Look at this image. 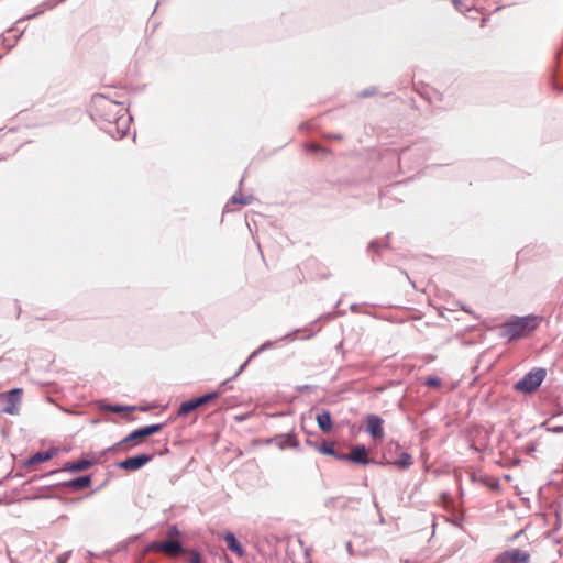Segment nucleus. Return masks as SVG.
<instances>
[{"label":"nucleus","instance_id":"obj_23","mask_svg":"<svg viewBox=\"0 0 563 563\" xmlns=\"http://www.w3.org/2000/svg\"><path fill=\"white\" fill-rule=\"evenodd\" d=\"M389 234L386 235V240H388ZM383 247H388V241L378 242L377 240H373L368 243L367 251L368 252H375L376 254L379 253V250Z\"/></svg>","mask_w":563,"mask_h":563},{"label":"nucleus","instance_id":"obj_8","mask_svg":"<svg viewBox=\"0 0 563 563\" xmlns=\"http://www.w3.org/2000/svg\"><path fill=\"white\" fill-rule=\"evenodd\" d=\"M154 459V454L140 453L133 456H129L117 463V467L128 472H135L144 467Z\"/></svg>","mask_w":563,"mask_h":563},{"label":"nucleus","instance_id":"obj_36","mask_svg":"<svg viewBox=\"0 0 563 563\" xmlns=\"http://www.w3.org/2000/svg\"><path fill=\"white\" fill-rule=\"evenodd\" d=\"M460 308H461L464 312H466V313H468V314H471V316H473L474 318H476V319H477V316H475V313H474V312H473L468 307H466L465 305H462V303H461V305H460Z\"/></svg>","mask_w":563,"mask_h":563},{"label":"nucleus","instance_id":"obj_9","mask_svg":"<svg viewBox=\"0 0 563 563\" xmlns=\"http://www.w3.org/2000/svg\"><path fill=\"white\" fill-rule=\"evenodd\" d=\"M496 563H529V552L521 549H510L499 553L496 559Z\"/></svg>","mask_w":563,"mask_h":563},{"label":"nucleus","instance_id":"obj_10","mask_svg":"<svg viewBox=\"0 0 563 563\" xmlns=\"http://www.w3.org/2000/svg\"><path fill=\"white\" fill-rule=\"evenodd\" d=\"M92 483V475H82L74 477L69 481L51 484V486H62L68 492L75 493L88 488Z\"/></svg>","mask_w":563,"mask_h":563},{"label":"nucleus","instance_id":"obj_5","mask_svg":"<svg viewBox=\"0 0 563 563\" xmlns=\"http://www.w3.org/2000/svg\"><path fill=\"white\" fill-rule=\"evenodd\" d=\"M219 396H220V391H209L199 397H194L186 401H183L177 410V416L185 417V416L189 415L190 412H192L194 410L217 399Z\"/></svg>","mask_w":563,"mask_h":563},{"label":"nucleus","instance_id":"obj_12","mask_svg":"<svg viewBox=\"0 0 563 563\" xmlns=\"http://www.w3.org/2000/svg\"><path fill=\"white\" fill-rule=\"evenodd\" d=\"M22 388H12L9 391L2 394V397L5 400V406L2 408V412L8 415L18 413V404L21 401L22 397Z\"/></svg>","mask_w":563,"mask_h":563},{"label":"nucleus","instance_id":"obj_16","mask_svg":"<svg viewBox=\"0 0 563 563\" xmlns=\"http://www.w3.org/2000/svg\"><path fill=\"white\" fill-rule=\"evenodd\" d=\"M301 330L300 329H295L294 331L280 336L279 339H277L276 341H266L264 342L263 344H261L256 350H254L251 354H250V358H255L256 356H258L261 353L269 350L271 347H273V345L279 341H292L296 339V335L297 333H299Z\"/></svg>","mask_w":563,"mask_h":563},{"label":"nucleus","instance_id":"obj_41","mask_svg":"<svg viewBox=\"0 0 563 563\" xmlns=\"http://www.w3.org/2000/svg\"><path fill=\"white\" fill-rule=\"evenodd\" d=\"M306 444L309 445V446H312L316 449V446L318 445L314 441L310 440V439H307L306 440Z\"/></svg>","mask_w":563,"mask_h":563},{"label":"nucleus","instance_id":"obj_37","mask_svg":"<svg viewBox=\"0 0 563 563\" xmlns=\"http://www.w3.org/2000/svg\"><path fill=\"white\" fill-rule=\"evenodd\" d=\"M310 389H312V386H310V385H303V386H298L297 387V390L300 391V393H302L305 390H310Z\"/></svg>","mask_w":563,"mask_h":563},{"label":"nucleus","instance_id":"obj_45","mask_svg":"<svg viewBox=\"0 0 563 563\" xmlns=\"http://www.w3.org/2000/svg\"><path fill=\"white\" fill-rule=\"evenodd\" d=\"M350 308H351V310H352V311H354V312H356V311H357V305H356V303L351 305V307H350Z\"/></svg>","mask_w":563,"mask_h":563},{"label":"nucleus","instance_id":"obj_24","mask_svg":"<svg viewBox=\"0 0 563 563\" xmlns=\"http://www.w3.org/2000/svg\"><path fill=\"white\" fill-rule=\"evenodd\" d=\"M306 148H307V151L312 152V153H317V154H323V155H325V154H329V153H330V150H329V148L323 147V146H321V145H319V144H316V143H309V144H307V145H306Z\"/></svg>","mask_w":563,"mask_h":563},{"label":"nucleus","instance_id":"obj_4","mask_svg":"<svg viewBox=\"0 0 563 563\" xmlns=\"http://www.w3.org/2000/svg\"><path fill=\"white\" fill-rule=\"evenodd\" d=\"M545 376V368L534 367L526 373L521 379L514 384V389L518 393L530 395L541 386Z\"/></svg>","mask_w":563,"mask_h":563},{"label":"nucleus","instance_id":"obj_27","mask_svg":"<svg viewBox=\"0 0 563 563\" xmlns=\"http://www.w3.org/2000/svg\"><path fill=\"white\" fill-rule=\"evenodd\" d=\"M377 89L376 87H368L366 89H363L357 93V97L361 99L369 98L376 93Z\"/></svg>","mask_w":563,"mask_h":563},{"label":"nucleus","instance_id":"obj_39","mask_svg":"<svg viewBox=\"0 0 563 563\" xmlns=\"http://www.w3.org/2000/svg\"><path fill=\"white\" fill-rule=\"evenodd\" d=\"M549 431H551L553 433H562L563 427H553V428H550Z\"/></svg>","mask_w":563,"mask_h":563},{"label":"nucleus","instance_id":"obj_46","mask_svg":"<svg viewBox=\"0 0 563 563\" xmlns=\"http://www.w3.org/2000/svg\"><path fill=\"white\" fill-rule=\"evenodd\" d=\"M343 349V342H340L338 345H336V350L338 351H341Z\"/></svg>","mask_w":563,"mask_h":563},{"label":"nucleus","instance_id":"obj_34","mask_svg":"<svg viewBox=\"0 0 563 563\" xmlns=\"http://www.w3.org/2000/svg\"><path fill=\"white\" fill-rule=\"evenodd\" d=\"M234 379H232V377L225 379L224 382L221 383L220 385V389L218 391H220V394L222 391H224L225 389L230 388V383L233 382Z\"/></svg>","mask_w":563,"mask_h":563},{"label":"nucleus","instance_id":"obj_14","mask_svg":"<svg viewBox=\"0 0 563 563\" xmlns=\"http://www.w3.org/2000/svg\"><path fill=\"white\" fill-rule=\"evenodd\" d=\"M151 548L159 552H187L180 541L173 539L155 541L151 544Z\"/></svg>","mask_w":563,"mask_h":563},{"label":"nucleus","instance_id":"obj_7","mask_svg":"<svg viewBox=\"0 0 563 563\" xmlns=\"http://www.w3.org/2000/svg\"><path fill=\"white\" fill-rule=\"evenodd\" d=\"M95 463H96V460H93V459H91V460L80 459V460H76V461H68L64 464V466L62 468L47 472L44 475H41L38 478L54 476L62 472L79 473V472L88 470L89 467L95 465Z\"/></svg>","mask_w":563,"mask_h":563},{"label":"nucleus","instance_id":"obj_28","mask_svg":"<svg viewBox=\"0 0 563 563\" xmlns=\"http://www.w3.org/2000/svg\"><path fill=\"white\" fill-rule=\"evenodd\" d=\"M420 150L419 147H415V148H411V147H408V148H404L401 152H400V155H399V162L402 163L405 159H407L410 155V153L412 151H418Z\"/></svg>","mask_w":563,"mask_h":563},{"label":"nucleus","instance_id":"obj_35","mask_svg":"<svg viewBox=\"0 0 563 563\" xmlns=\"http://www.w3.org/2000/svg\"><path fill=\"white\" fill-rule=\"evenodd\" d=\"M324 137L328 139V140H342V135L339 134V133H328V134H324Z\"/></svg>","mask_w":563,"mask_h":563},{"label":"nucleus","instance_id":"obj_25","mask_svg":"<svg viewBox=\"0 0 563 563\" xmlns=\"http://www.w3.org/2000/svg\"><path fill=\"white\" fill-rule=\"evenodd\" d=\"M424 385L431 388H440L442 386V380L440 377L431 375L426 378Z\"/></svg>","mask_w":563,"mask_h":563},{"label":"nucleus","instance_id":"obj_21","mask_svg":"<svg viewBox=\"0 0 563 563\" xmlns=\"http://www.w3.org/2000/svg\"><path fill=\"white\" fill-rule=\"evenodd\" d=\"M243 184V178L239 181V190L231 197L230 201L225 205L224 209L228 210L229 203H241L243 206L250 205L253 200V196H246L244 197L241 192V186Z\"/></svg>","mask_w":563,"mask_h":563},{"label":"nucleus","instance_id":"obj_19","mask_svg":"<svg viewBox=\"0 0 563 563\" xmlns=\"http://www.w3.org/2000/svg\"><path fill=\"white\" fill-rule=\"evenodd\" d=\"M316 450L328 456H333L339 461V456H342V452L335 449V443L331 440H322V442L316 446Z\"/></svg>","mask_w":563,"mask_h":563},{"label":"nucleus","instance_id":"obj_11","mask_svg":"<svg viewBox=\"0 0 563 563\" xmlns=\"http://www.w3.org/2000/svg\"><path fill=\"white\" fill-rule=\"evenodd\" d=\"M266 444H275L278 449H299V441L292 432L276 434L266 440Z\"/></svg>","mask_w":563,"mask_h":563},{"label":"nucleus","instance_id":"obj_22","mask_svg":"<svg viewBox=\"0 0 563 563\" xmlns=\"http://www.w3.org/2000/svg\"><path fill=\"white\" fill-rule=\"evenodd\" d=\"M412 463V456L408 452H401L398 457L393 461V464L402 471L408 470Z\"/></svg>","mask_w":563,"mask_h":563},{"label":"nucleus","instance_id":"obj_32","mask_svg":"<svg viewBox=\"0 0 563 563\" xmlns=\"http://www.w3.org/2000/svg\"><path fill=\"white\" fill-rule=\"evenodd\" d=\"M180 533L179 529L177 528V526H172L168 528V532H167V539H172L174 536H178Z\"/></svg>","mask_w":563,"mask_h":563},{"label":"nucleus","instance_id":"obj_30","mask_svg":"<svg viewBox=\"0 0 563 563\" xmlns=\"http://www.w3.org/2000/svg\"><path fill=\"white\" fill-rule=\"evenodd\" d=\"M253 358H250V356L246 358V361L241 364V366L239 367V369L236 371V373L232 376V379H236V377L246 368V366L249 365V363L252 361Z\"/></svg>","mask_w":563,"mask_h":563},{"label":"nucleus","instance_id":"obj_1","mask_svg":"<svg viewBox=\"0 0 563 563\" xmlns=\"http://www.w3.org/2000/svg\"><path fill=\"white\" fill-rule=\"evenodd\" d=\"M122 103L103 95H93L90 102L91 119L111 137L121 140L129 132L132 115L125 117Z\"/></svg>","mask_w":563,"mask_h":563},{"label":"nucleus","instance_id":"obj_20","mask_svg":"<svg viewBox=\"0 0 563 563\" xmlns=\"http://www.w3.org/2000/svg\"><path fill=\"white\" fill-rule=\"evenodd\" d=\"M223 539L227 543V548L232 553H235L240 556L243 555V553H244L243 547L240 543V541L236 539V537L233 532H231V531L225 532Z\"/></svg>","mask_w":563,"mask_h":563},{"label":"nucleus","instance_id":"obj_40","mask_svg":"<svg viewBox=\"0 0 563 563\" xmlns=\"http://www.w3.org/2000/svg\"><path fill=\"white\" fill-rule=\"evenodd\" d=\"M377 463L375 465H386V464H393V461H388L384 457L382 461H376Z\"/></svg>","mask_w":563,"mask_h":563},{"label":"nucleus","instance_id":"obj_3","mask_svg":"<svg viewBox=\"0 0 563 563\" xmlns=\"http://www.w3.org/2000/svg\"><path fill=\"white\" fill-rule=\"evenodd\" d=\"M164 427V423H153L140 427L132 432H130L125 438H123L121 441L117 442L112 446H109L106 449V452H114L118 450H124L129 451L134 445H136V442L143 441L145 438L151 437L157 432H159Z\"/></svg>","mask_w":563,"mask_h":563},{"label":"nucleus","instance_id":"obj_33","mask_svg":"<svg viewBox=\"0 0 563 563\" xmlns=\"http://www.w3.org/2000/svg\"><path fill=\"white\" fill-rule=\"evenodd\" d=\"M464 1L465 0H452L454 8L460 12H463L465 8Z\"/></svg>","mask_w":563,"mask_h":563},{"label":"nucleus","instance_id":"obj_31","mask_svg":"<svg viewBox=\"0 0 563 563\" xmlns=\"http://www.w3.org/2000/svg\"><path fill=\"white\" fill-rule=\"evenodd\" d=\"M338 503V498L335 497H329L324 500V506L327 508H335Z\"/></svg>","mask_w":563,"mask_h":563},{"label":"nucleus","instance_id":"obj_29","mask_svg":"<svg viewBox=\"0 0 563 563\" xmlns=\"http://www.w3.org/2000/svg\"><path fill=\"white\" fill-rule=\"evenodd\" d=\"M559 75H555L552 79V89L559 92H563V84L559 80Z\"/></svg>","mask_w":563,"mask_h":563},{"label":"nucleus","instance_id":"obj_2","mask_svg":"<svg viewBox=\"0 0 563 563\" xmlns=\"http://www.w3.org/2000/svg\"><path fill=\"white\" fill-rule=\"evenodd\" d=\"M542 320L543 317L537 314L511 316L501 324L499 336L508 342L527 338L540 327Z\"/></svg>","mask_w":563,"mask_h":563},{"label":"nucleus","instance_id":"obj_42","mask_svg":"<svg viewBox=\"0 0 563 563\" xmlns=\"http://www.w3.org/2000/svg\"><path fill=\"white\" fill-rule=\"evenodd\" d=\"M309 553H310V549L309 548L305 549V556H306L308 563H310Z\"/></svg>","mask_w":563,"mask_h":563},{"label":"nucleus","instance_id":"obj_6","mask_svg":"<svg viewBox=\"0 0 563 563\" xmlns=\"http://www.w3.org/2000/svg\"><path fill=\"white\" fill-rule=\"evenodd\" d=\"M368 450L364 444H355L350 448V453H342L339 461H347L358 465L376 464V460L367 456Z\"/></svg>","mask_w":563,"mask_h":563},{"label":"nucleus","instance_id":"obj_17","mask_svg":"<svg viewBox=\"0 0 563 563\" xmlns=\"http://www.w3.org/2000/svg\"><path fill=\"white\" fill-rule=\"evenodd\" d=\"M318 428L323 433H330L333 430V422L331 412L327 409H322L316 417Z\"/></svg>","mask_w":563,"mask_h":563},{"label":"nucleus","instance_id":"obj_13","mask_svg":"<svg viewBox=\"0 0 563 563\" xmlns=\"http://www.w3.org/2000/svg\"><path fill=\"white\" fill-rule=\"evenodd\" d=\"M384 420L375 413H371L366 417V432L374 439H383L384 432Z\"/></svg>","mask_w":563,"mask_h":563},{"label":"nucleus","instance_id":"obj_43","mask_svg":"<svg viewBox=\"0 0 563 563\" xmlns=\"http://www.w3.org/2000/svg\"><path fill=\"white\" fill-rule=\"evenodd\" d=\"M346 550H347V552H349L350 554H352V544H351V542H347V543H346Z\"/></svg>","mask_w":563,"mask_h":563},{"label":"nucleus","instance_id":"obj_44","mask_svg":"<svg viewBox=\"0 0 563 563\" xmlns=\"http://www.w3.org/2000/svg\"><path fill=\"white\" fill-rule=\"evenodd\" d=\"M66 559H67L66 556H65V558H64V556H59V558L57 559V563H65V562H66Z\"/></svg>","mask_w":563,"mask_h":563},{"label":"nucleus","instance_id":"obj_47","mask_svg":"<svg viewBox=\"0 0 563 563\" xmlns=\"http://www.w3.org/2000/svg\"><path fill=\"white\" fill-rule=\"evenodd\" d=\"M341 509H346L347 508V501L343 503L341 506H340Z\"/></svg>","mask_w":563,"mask_h":563},{"label":"nucleus","instance_id":"obj_26","mask_svg":"<svg viewBox=\"0 0 563 563\" xmlns=\"http://www.w3.org/2000/svg\"><path fill=\"white\" fill-rule=\"evenodd\" d=\"M189 553L188 563H202L201 554L198 550H187Z\"/></svg>","mask_w":563,"mask_h":563},{"label":"nucleus","instance_id":"obj_18","mask_svg":"<svg viewBox=\"0 0 563 563\" xmlns=\"http://www.w3.org/2000/svg\"><path fill=\"white\" fill-rule=\"evenodd\" d=\"M98 409L103 412H114V413H121V412H130L134 411L136 409L135 406H125L120 404H108L106 401H99Z\"/></svg>","mask_w":563,"mask_h":563},{"label":"nucleus","instance_id":"obj_15","mask_svg":"<svg viewBox=\"0 0 563 563\" xmlns=\"http://www.w3.org/2000/svg\"><path fill=\"white\" fill-rule=\"evenodd\" d=\"M57 453V450L55 448H49L46 451H38L34 454L30 455L26 460L22 462L23 467H32L37 464L44 463L48 460H51L55 454Z\"/></svg>","mask_w":563,"mask_h":563},{"label":"nucleus","instance_id":"obj_38","mask_svg":"<svg viewBox=\"0 0 563 563\" xmlns=\"http://www.w3.org/2000/svg\"><path fill=\"white\" fill-rule=\"evenodd\" d=\"M24 31H25V29L19 31V33L16 35H14V43L12 45H10V47H12L16 43V41L24 34Z\"/></svg>","mask_w":563,"mask_h":563}]
</instances>
